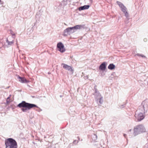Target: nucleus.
I'll use <instances>...</instances> for the list:
<instances>
[{
    "instance_id": "nucleus-25",
    "label": "nucleus",
    "mask_w": 148,
    "mask_h": 148,
    "mask_svg": "<svg viewBox=\"0 0 148 148\" xmlns=\"http://www.w3.org/2000/svg\"><path fill=\"white\" fill-rule=\"evenodd\" d=\"M131 130H129V132H131Z\"/></svg>"
},
{
    "instance_id": "nucleus-23",
    "label": "nucleus",
    "mask_w": 148,
    "mask_h": 148,
    "mask_svg": "<svg viewBox=\"0 0 148 148\" xmlns=\"http://www.w3.org/2000/svg\"><path fill=\"white\" fill-rule=\"evenodd\" d=\"M4 4V2L1 0V2L0 3V4L1 5H3Z\"/></svg>"
},
{
    "instance_id": "nucleus-24",
    "label": "nucleus",
    "mask_w": 148,
    "mask_h": 148,
    "mask_svg": "<svg viewBox=\"0 0 148 148\" xmlns=\"http://www.w3.org/2000/svg\"><path fill=\"white\" fill-rule=\"evenodd\" d=\"M123 136H124V137L125 138L126 136V135L125 134H124Z\"/></svg>"
},
{
    "instance_id": "nucleus-6",
    "label": "nucleus",
    "mask_w": 148,
    "mask_h": 148,
    "mask_svg": "<svg viewBox=\"0 0 148 148\" xmlns=\"http://www.w3.org/2000/svg\"><path fill=\"white\" fill-rule=\"evenodd\" d=\"M61 65L65 69L69 71L71 74H73L74 70L72 66L64 63L62 64Z\"/></svg>"
},
{
    "instance_id": "nucleus-14",
    "label": "nucleus",
    "mask_w": 148,
    "mask_h": 148,
    "mask_svg": "<svg viewBox=\"0 0 148 148\" xmlns=\"http://www.w3.org/2000/svg\"><path fill=\"white\" fill-rule=\"evenodd\" d=\"M115 67V65L113 64H110L108 66V69L111 70L113 69H114Z\"/></svg>"
},
{
    "instance_id": "nucleus-22",
    "label": "nucleus",
    "mask_w": 148,
    "mask_h": 148,
    "mask_svg": "<svg viewBox=\"0 0 148 148\" xmlns=\"http://www.w3.org/2000/svg\"><path fill=\"white\" fill-rule=\"evenodd\" d=\"M88 75H86V76H84V78L85 79H88Z\"/></svg>"
},
{
    "instance_id": "nucleus-26",
    "label": "nucleus",
    "mask_w": 148,
    "mask_h": 148,
    "mask_svg": "<svg viewBox=\"0 0 148 148\" xmlns=\"http://www.w3.org/2000/svg\"><path fill=\"white\" fill-rule=\"evenodd\" d=\"M1 2V0H0V3Z\"/></svg>"
},
{
    "instance_id": "nucleus-7",
    "label": "nucleus",
    "mask_w": 148,
    "mask_h": 148,
    "mask_svg": "<svg viewBox=\"0 0 148 148\" xmlns=\"http://www.w3.org/2000/svg\"><path fill=\"white\" fill-rule=\"evenodd\" d=\"M57 48L58 50L61 53H63L65 51L64 46L61 42H59L57 44Z\"/></svg>"
},
{
    "instance_id": "nucleus-1",
    "label": "nucleus",
    "mask_w": 148,
    "mask_h": 148,
    "mask_svg": "<svg viewBox=\"0 0 148 148\" xmlns=\"http://www.w3.org/2000/svg\"><path fill=\"white\" fill-rule=\"evenodd\" d=\"M148 109V100L143 101L135 114L136 118L139 121L143 120L145 117V114Z\"/></svg>"
},
{
    "instance_id": "nucleus-5",
    "label": "nucleus",
    "mask_w": 148,
    "mask_h": 148,
    "mask_svg": "<svg viewBox=\"0 0 148 148\" xmlns=\"http://www.w3.org/2000/svg\"><path fill=\"white\" fill-rule=\"evenodd\" d=\"M116 3L120 8L121 10L124 14L125 16L126 17V18H128L129 17V14L128 12L127 11V8L121 2L119 1H117Z\"/></svg>"
},
{
    "instance_id": "nucleus-3",
    "label": "nucleus",
    "mask_w": 148,
    "mask_h": 148,
    "mask_svg": "<svg viewBox=\"0 0 148 148\" xmlns=\"http://www.w3.org/2000/svg\"><path fill=\"white\" fill-rule=\"evenodd\" d=\"M17 106L20 108H22L21 109L22 110L23 112H25L27 109H30L34 107H38L37 106L34 104L26 103L25 101H23L21 103H19L17 105Z\"/></svg>"
},
{
    "instance_id": "nucleus-8",
    "label": "nucleus",
    "mask_w": 148,
    "mask_h": 148,
    "mask_svg": "<svg viewBox=\"0 0 148 148\" xmlns=\"http://www.w3.org/2000/svg\"><path fill=\"white\" fill-rule=\"evenodd\" d=\"M18 79L19 81L21 83H25L29 82V81L27 80L24 77L18 76Z\"/></svg>"
},
{
    "instance_id": "nucleus-17",
    "label": "nucleus",
    "mask_w": 148,
    "mask_h": 148,
    "mask_svg": "<svg viewBox=\"0 0 148 148\" xmlns=\"http://www.w3.org/2000/svg\"><path fill=\"white\" fill-rule=\"evenodd\" d=\"M92 138L93 140L95 141L97 140V135L95 134H94L92 136Z\"/></svg>"
},
{
    "instance_id": "nucleus-20",
    "label": "nucleus",
    "mask_w": 148,
    "mask_h": 148,
    "mask_svg": "<svg viewBox=\"0 0 148 148\" xmlns=\"http://www.w3.org/2000/svg\"><path fill=\"white\" fill-rule=\"evenodd\" d=\"M10 34L12 35V36H15V33L11 30H10Z\"/></svg>"
},
{
    "instance_id": "nucleus-11",
    "label": "nucleus",
    "mask_w": 148,
    "mask_h": 148,
    "mask_svg": "<svg viewBox=\"0 0 148 148\" xmlns=\"http://www.w3.org/2000/svg\"><path fill=\"white\" fill-rule=\"evenodd\" d=\"M134 131V136L140 134L141 133L145 132H146L145 130H144V131H140V130H133Z\"/></svg>"
},
{
    "instance_id": "nucleus-9",
    "label": "nucleus",
    "mask_w": 148,
    "mask_h": 148,
    "mask_svg": "<svg viewBox=\"0 0 148 148\" xmlns=\"http://www.w3.org/2000/svg\"><path fill=\"white\" fill-rule=\"evenodd\" d=\"M106 68V62H103L99 67V69L102 71H104Z\"/></svg>"
},
{
    "instance_id": "nucleus-15",
    "label": "nucleus",
    "mask_w": 148,
    "mask_h": 148,
    "mask_svg": "<svg viewBox=\"0 0 148 148\" xmlns=\"http://www.w3.org/2000/svg\"><path fill=\"white\" fill-rule=\"evenodd\" d=\"M15 36H10L7 38L6 40H8L9 41H14V39H15Z\"/></svg>"
},
{
    "instance_id": "nucleus-13",
    "label": "nucleus",
    "mask_w": 148,
    "mask_h": 148,
    "mask_svg": "<svg viewBox=\"0 0 148 148\" xmlns=\"http://www.w3.org/2000/svg\"><path fill=\"white\" fill-rule=\"evenodd\" d=\"M98 95L96 97L97 99H99V102L100 103H102V102H101V100L102 98V97H101L100 93L98 92H96L95 93V95Z\"/></svg>"
},
{
    "instance_id": "nucleus-19",
    "label": "nucleus",
    "mask_w": 148,
    "mask_h": 148,
    "mask_svg": "<svg viewBox=\"0 0 148 148\" xmlns=\"http://www.w3.org/2000/svg\"><path fill=\"white\" fill-rule=\"evenodd\" d=\"M136 55H137V56H140L143 58H145V56L143 54H142L138 53Z\"/></svg>"
},
{
    "instance_id": "nucleus-16",
    "label": "nucleus",
    "mask_w": 148,
    "mask_h": 148,
    "mask_svg": "<svg viewBox=\"0 0 148 148\" xmlns=\"http://www.w3.org/2000/svg\"><path fill=\"white\" fill-rule=\"evenodd\" d=\"M6 42L8 45L11 46L14 43V41H9L8 40H6Z\"/></svg>"
},
{
    "instance_id": "nucleus-18",
    "label": "nucleus",
    "mask_w": 148,
    "mask_h": 148,
    "mask_svg": "<svg viewBox=\"0 0 148 148\" xmlns=\"http://www.w3.org/2000/svg\"><path fill=\"white\" fill-rule=\"evenodd\" d=\"M77 138H78V140H74L73 142V144H76L78 142V140H79L80 139L79 138L78 136L77 137Z\"/></svg>"
},
{
    "instance_id": "nucleus-27",
    "label": "nucleus",
    "mask_w": 148,
    "mask_h": 148,
    "mask_svg": "<svg viewBox=\"0 0 148 148\" xmlns=\"http://www.w3.org/2000/svg\"><path fill=\"white\" fill-rule=\"evenodd\" d=\"M90 0L92 1V0Z\"/></svg>"
},
{
    "instance_id": "nucleus-21",
    "label": "nucleus",
    "mask_w": 148,
    "mask_h": 148,
    "mask_svg": "<svg viewBox=\"0 0 148 148\" xmlns=\"http://www.w3.org/2000/svg\"><path fill=\"white\" fill-rule=\"evenodd\" d=\"M10 97H8L7 98V100L6 101H7V103H8V102L9 101H10Z\"/></svg>"
},
{
    "instance_id": "nucleus-10",
    "label": "nucleus",
    "mask_w": 148,
    "mask_h": 148,
    "mask_svg": "<svg viewBox=\"0 0 148 148\" xmlns=\"http://www.w3.org/2000/svg\"><path fill=\"white\" fill-rule=\"evenodd\" d=\"M145 128V127L143 125L140 124L138 125L135 127L134 128V130H143Z\"/></svg>"
},
{
    "instance_id": "nucleus-12",
    "label": "nucleus",
    "mask_w": 148,
    "mask_h": 148,
    "mask_svg": "<svg viewBox=\"0 0 148 148\" xmlns=\"http://www.w3.org/2000/svg\"><path fill=\"white\" fill-rule=\"evenodd\" d=\"M89 7L90 6L88 5H85L79 7V11L86 10L88 9Z\"/></svg>"
},
{
    "instance_id": "nucleus-2",
    "label": "nucleus",
    "mask_w": 148,
    "mask_h": 148,
    "mask_svg": "<svg viewBox=\"0 0 148 148\" xmlns=\"http://www.w3.org/2000/svg\"><path fill=\"white\" fill-rule=\"evenodd\" d=\"M83 25H77L74 27H69L66 28L64 31L63 35L64 36H67L70 35L75 32L77 30L84 28Z\"/></svg>"
},
{
    "instance_id": "nucleus-4",
    "label": "nucleus",
    "mask_w": 148,
    "mask_h": 148,
    "mask_svg": "<svg viewBox=\"0 0 148 148\" xmlns=\"http://www.w3.org/2000/svg\"><path fill=\"white\" fill-rule=\"evenodd\" d=\"M5 148H17V145L16 140L11 138H9L5 140Z\"/></svg>"
}]
</instances>
